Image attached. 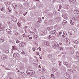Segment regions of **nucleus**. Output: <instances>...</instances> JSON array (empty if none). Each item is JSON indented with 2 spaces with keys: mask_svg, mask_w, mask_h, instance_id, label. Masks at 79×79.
Listing matches in <instances>:
<instances>
[{
  "mask_svg": "<svg viewBox=\"0 0 79 79\" xmlns=\"http://www.w3.org/2000/svg\"><path fill=\"white\" fill-rule=\"evenodd\" d=\"M26 45V44L25 43H21L19 44L20 47H25Z\"/></svg>",
  "mask_w": 79,
  "mask_h": 79,
  "instance_id": "f257e3e1",
  "label": "nucleus"
},
{
  "mask_svg": "<svg viewBox=\"0 0 79 79\" xmlns=\"http://www.w3.org/2000/svg\"><path fill=\"white\" fill-rule=\"evenodd\" d=\"M41 35H45L47 34V33L45 32V30H43L41 31Z\"/></svg>",
  "mask_w": 79,
  "mask_h": 79,
  "instance_id": "f03ea898",
  "label": "nucleus"
},
{
  "mask_svg": "<svg viewBox=\"0 0 79 79\" xmlns=\"http://www.w3.org/2000/svg\"><path fill=\"white\" fill-rule=\"evenodd\" d=\"M31 70H27L26 71V73L28 75H31Z\"/></svg>",
  "mask_w": 79,
  "mask_h": 79,
  "instance_id": "7ed1b4c3",
  "label": "nucleus"
},
{
  "mask_svg": "<svg viewBox=\"0 0 79 79\" xmlns=\"http://www.w3.org/2000/svg\"><path fill=\"white\" fill-rule=\"evenodd\" d=\"M18 53L16 52L13 55V56L14 57H18Z\"/></svg>",
  "mask_w": 79,
  "mask_h": 79,
  "instance_id": "20e7f679",
  "label": "nucleus"
},
{
  "mask_svg": "<svg viewBox=\"0 0 79 79\" xmlns=\"http://www.w3.org/2000/svg\"><path fill=\"white\" fill-rule=\"evenodd\" d=\"M54 45L56 47H57V48L59 47V44L57 43H55L54 44Z\"/></svg>",
  "mask_w": 79,
  "mask_h": 79,
  "instance_id": "39448f33",
  "label": "nucleus"
},
{
  "mask_svg": "<svg viewBox=\"0 0 79 79\" xmlns=\"http://www.w3.org/2000/svg\"><path fill=\"white\" fill-rule=\"evenodd\" d=\"M12 5L13 7L14 8V9H16V7H17V5H16V4H13Z\"/></svg>",
  "mask_w": 79,
  "mask_h": 79,
  "instance_id": "423d86ee",
  "label": "nucleus"
},
{
  "mask_svg": "<svg viewBox=\"0 0 79 79\" xmlns=\"http://www.w3.org/2000/svg\"><path fill=\"white\" fill-rule=\"evenodd\" d=\"M64 77H65L66 78H67V79H68V78H69V77L68 76H69V75H65V74H64Z\"/></svg>",
  "mask_w": 79,
  "mask_h": 79,
  "instance_id": "0eeeda50",
  "label": "nucleus"
},
{
  "mask_svg": "<svg viewBox=\"0 0 79 79\" xmlns=\"http://www.w3.org/2000/svg\"><path fill=\"white\" fill-rule=\"evenodd\" d=\"M76 1V0H69L70 2L71 3H74V2Z\"/></svg>",
  "mask_w": 79,
  "mask_h": 79,
  "instance_id": "6e6552de",
  "label": "nucleus"
},
{
  "mask_svg": "<svg viewBox=\"0 0 79 79\" xmlns=\"http://www.w3.org/2000/svg\"><path fill=\"white\" fill-rule=\"evenodd\" d=\"M34 73H35L34 71L31 70V74H30V76H32V74H34Z\"/></svg>",
  "mask_w": 79,
  "mask_h": 79,
  "instance_id": "1a4fd4ad",
  "label": "nucleus"
},
{
  "mask_svg": "<svg viewBox=\"0 0 79 79\" xmlns=\"http://www.w3.org/2000/svg\"><path fill=\"white\" fill-rule=\"evenodd\" d=\"M70 23L72 25H74V23L73 22L72 20H71L70 22Z\"/></svg>",
  "mask_w": 79,
  "mask_h": 79,
  "instance_id": "9d476101",
  "label": "nucleus"
},
{
  "mask_svg": "<svg viewBox=\"0 0 79 79\" xmlns=\"http://www.w3.org/2000/svg\"><path fill=\"white\" fill-rule=\"evenodd\" d=\"M5 58H6V56H2L1 57V58L2 60H5Z\"/></svg>",
  "mask_w": 79,
  "mask_h": 79,
  "instance_id": "9b49d317",
  "label": "nucleus"
},
{
  "mask_svg": "<svg viewBox=\"0 0 79 79\" xmlns=\"http://www.w3.org/2000/svg\"><path fill=\"white\" fill-rule=\"evenodd\" d=\"M48 39H52V36H51L50 35H49L48 36Z\"/></svg>",
  "mask_w": 79,
  "mask_h": 79,
  "instance_id": "f8f14e48",
  "label": "nucleus"
},
{
  "mask_svg": "<svg viewBox=\"0 0 79 79\" xmlns=\"http://www.w3.org/2000/svg\"><path fill=\"white\" fill-rule=\"evenodd\" d=\"M58 48L60 50H63V48L61 47H59V46Z\"/></svg>",
  "mask_w": 79,
  "mask_h": 79,
  "instance_id": "ddd939ff",
  "label": "nucleus"
},
{
  "mask_svg": "<svg viewBox=\"0 0 79 79\" xmlns=\"http://www.w3.org/2000/svg\"><path fill=\"white\" fill-rule=\"evenodd\" d=\"M67 40V41H66V42H67V44H69V40Z\"/></svg>",
  "mask_w": 79,
  "mask_h": 79,
  "instance_id": "4468645a",
  "label": "nucleus"
},
{
  "mask_svg": "<svg viewBox=\"0 0 79 79\" xmlns=\"http://www.w3.org/2000/svg\"><path fill=\"white\" fill-rule=\"evenodd\" d=\"M48 57L49 58H51V57H52V54H49L48 56Z\"/></svg>",
  "mask_w": 79,
  "mask_h": 79,
  "instance_id": "2eb2a0df",
  "label": "nucleus"
},
{
  "mask_svg": "<svg viewBox=\"0 0 79 79\" xmlns=\"http://www.w3.org/2000/svg\"><path fill=\"white\" fill-rule=\"evenodd\" d=\"M33 37H34L35 39H37V35H33Z\"/></svg>",
  "mask_w": 79,
  "mask_h": 79,
  "instance_id": "dca6fc26",
  "label": "nucleus"
},
{
  "mask_svg": "<svg viewBox=\"0 0 79 79\" xmlns=\"http://www.w3.org/2000/svg\"><path fill=\"white\" fill-rule=\"evenodd\" d=\"M11 30H10L9 31H8V34H11Z\"/></svg>",
  "mask_w": 79,
  "mask_h": 79,
  "instance_id": "f3484780",
  "label": "nucleus"
},
{
  "mask_svg": "<svg viewBox=\"0 0 79 79\" xmlns=\"http://www.w3.org/2000/svg\"><path fill=\"white\" fill-rule=\"evenodd\" d=\"M62 33L61 32H60L59 33H58V35H61Z\"/></svg>",
  "mask_w": 79,
  "mask_h": 79,
  "instance_id": "a211bd4d",
  "label": "nucleus"
},
{
  "mask_svg": "<svg viewBox=\"0 0 79 79\" xmlns=\"http://www.w3.org/2000/svg\"><path fill=\"white\" fill-rule=\"evenodd\" d=\"M49 28L50 31H51L52 29H53V27H52V26L50 27H49Z\"/></svg>",
  "mask_w": 79,
  "mask_h": 79,
  "instance_id": "6ab92c4d",
  "label": "nucleus"
},
{
  "mask_svg": "<svg viewBox=\"0 0 79 79\" xmlns=\"http://www.w3.org/2000/svg\"><path fill=\"white\" fill-rule=\"evenodd\" d=\"M56 47L55 45H53L52 46V48H54L55 49H56Z\"/></svg>",
  "mask_w": 79,
  "mask_h": 79,
  "instance_id": "aec40b11",
  "label": "nucleus"
},
{
  "mask_svg": "<svg viewBox=\"0 0 79 79\" xmlns=\"http://www.w3.org/2000/svg\"><path fill=\"white\" fill-rule=\"evenodd\" d=\"M10 30L9 29H6V31L7 33H8V31H10Z\"/></svg>",
  "mask_w": 79,
  "mask_h": 79,
  "instance_id": "412c9836",
  "label": "nucleus"
},
{
  "mask_svg": "<svg viewBox=\"0 0 79 79\" xmlns=\"http://www.w3.org/2000/svg\"><path fill=\"white\" fill-rule=\"evenodd\" d=\"M4 10H5V8H4V7H2V9H1V10L2 11H3Z\"/></svg>",
  "mask_w": 79,
  "mask_h": 79,
  "instance_id": "4be33fe9",
  "label": "nucleus"
},
{
  "mask_svg": "<svg viewBox=\"0 0 79 79\" xmlns=\"http://www.w3.org/2000/svg\"><path fill=\"white\" fill-rule=\"evenodd\" d=\"M77 10H74V14H75V15H76V13L77 12Z\"/></svg>",
  "mask_w": 79,
  "mask_h": 79,
  "instance_id": "5701e85b",
  "label": "nucleus"
},
{
  "mask_svg": "<svg viewBox=\"0 0 79 79\" xmlns=\"http://www.w3.org/2000/svg\"><path fill=\"white\" fill-rule=\"evenodd\" d=\"M40 79H45V77H40Z\"/></svg>",
  "mask_w": 79,
  "mask_h": 79,
  "instance_id": "b1692460",
  "label": "nucleus"
},
{
  "mask_svg": "<svg viewBox=\"0 0 79 79\" xmlns=\"http://www.w3.org/2000/svg\"><path fill=\"white\" fill-rule=\"evenodd\" d=\"M64 65H66V66H68V63H64Z\"/></svg>",
  "mask_w": 79,
  "mask_h": 79,
  "instance_id": "393cba45",
  "label": "nucleus"
},
{
  "mask_svg": "<svg viewBox=\"0 0 79 79\" xmlns=\"http://www.w3.org/2000/svg\"><path fill=\"white\" fill-rule=\"evenodd\" d=\"M69 71V72L70 73H73V70H72L71 69H70Z\"/></svg>",
  "mask_w": 79,
  "mask_h": 79,
  "instance_id": "a878e982",
  "label": "nucleus"
},
{
  "mask_svg": "<svg viewBox=\"0 0 79 79\" xmlns=\"http://www.w3.org/2000/svg\"><path fill=\"white\" fill-rule=\"evenodd\" d=\"M56 37L58 36V32H56Z\"/></svg>",
  "mask_w": 79,
  "mask_h": 79,
  "instance_id": "bb28decb",
  "label": "nucleus"
},
{
  "mask_svg": "<svg viewBox=\"0 0 79 79\" xmlns=\"http://www.w3.org/2000/svg\"><path fill=\"white\" fill-rule=\"evenodd\" d=\"M3 30V28H2V27H1L0 28V31H2Z\"/></svg>",
  "mask_w": 79,
  "mask_h": 79,
  "instance_id": "cd10ccee",
  "label": "nucleus"
},
{
  "mask_svg": "<svg viewBox=\"0 0 79 79\" xmlns=\"http://www.w3.org/2000/svg\"><path fill=\"white\" fill-rule=\"evenodd\" d=\"M63 33V34H64V35H66V32H64Z\"/></svg>",
  "mask_w": 79,
  "mask_h": 79,
  "instance_id": "c85d7f7f",
  "label": "nucleus"
},
{
  "mask_svg": "<svg viewBox=\"0 0 79 79\" xmlns=\"http://www.w3.org/2000/svg\"><path fill=\"white\" fill-rule=\"evenodd\" d=\"M76 14H79V11L77 10V12L76 13Z\"/></svg>",
  "mask_w": 79,
  "mask_h": 79,
  "instance_id": "c756f323",
  "label": "nucleus"
},
{
  "mask_svg": "<svg viewBox=\"0 0 79 79\" xmlns=\"http://www.w3.org/2000/svg\"><path fill=\"white\" fill-rule=\"evenodd\" d=\"M1 42H4V41H5V40L3 39H1Z\"/></svg>",
  "mask_w": 79,
  "mask_h": 79,
  "instance_id": "7c9ffc66",
  "label": "nucleus"
},
{
  "mask_svg": "<svg viewBox=\"0 0 79 79\" xmlns=\"http://www.w3.org/2000/svg\"><path fill=\"white\" fill-rule=\"evenodd\" d=\"M16 43H17V44H18L19 43V40H17L16 41Z\"/></svg>",
  "mask_w": 79,
  "mask_h": 79,
  "instance_id": "2f4dec72",
  "label": "nucleus"
},
{
  "mask_svg": "<svg viewBox=\"0 0 79 79\" xmlns=\"http://www.w3.org/2000/svg\"><path fill=\"white\" fill-rule=\"evenodd\" d=\"M47 29L48 31H50V28L49 27H47Z\"/></svg>",
  "mask_w": 79,
  "mask_h": 79,
  "instance_id": "473e14b6",
  "label": "nucleus"
},
{
  "mask_svg": "<svg viewBox=\"0 0 79 79\" xmlns=\"http://www.w3.org/2000/svg\"><path fill=\"white\" fill-rule=\"evenodd\" d=\"M19 33H15V35H18V34Z\"/></svg>",
  "mask_w": 79,
  "mask_h": 79,
  "instance_id": "72a5a7b5",
  "label": "nucleus"
},
{
  "mask_svg": "<svg viewBox=\"0 0 79 79\" xmlns=\"http://www.w3.org/2000/svg\"><path fill=\"white\" fill-rule=\"evenodd\" d=\"M62 53H63V54H64V55H66V52H63Z\"/></svg>",
  "mask_w": 79,
  "mask_h": 79,
  "instance_id": "f704fd0d",
  "label": "nucleus"
},
{
  "mask_svg": "<svg viewBox=\"0 0 79 79\" xmlns=\"http://www.w3.org/2000/svg\"><path fill=\"white\" fill-rule=\"evenodd\" d=\"M62 7V6L60 5L59 6V9H61V7Z\"/></svg>",
  "mask_w": 79,
  "mask_h": 79,
  "instance_id": "c9c22d12",
  "label": "nucleus"
},
{
  "mask_svg": "<svg viewBox=\"0 0 79 79\" xmlns=\"http://www.w3.org/2000/svg\"><path fill=\"white\" fill-rule=\"evenodd\" d=\"M22 54H23V55H24V54H25V53L24 52H22Z\"/></svg>",
  "mask_w": 79,
  "mask_h": 79,
  "instance_id": "e433bc0d",
  "label": "nucleus"
},
{
  "mask_svg": "<svg viewBox=\"0 0 79 79\" xmlns=\"http://www.w3.org/2000/svg\"><path fill=\"white\" fill-rule=\"evenodd\" d=\"M62 16L64 19H66V17L64 15H63Z\"/></svg>",
  "mask_w": 79,
  "mask_h": 79,
  "instance_id": "4c0bfd02",
  "label": "nucleus"
},
{
  "mask_svg": "<svg viewBox=\"0 0 79 79\" xmlns=\"http://www.w3.org/2000/svg\"><path fill=\"white\" fill-rule=\"evenodd\" d=\"M70 36H71V35H73L72 37H74V35L73 34H71V35H70Z\"/></svg>",
  "mask_w": 79,
  "mask_h": 79,
  "instance_id": "58836bf2",
  "label": "nucleus"
},
{
  "mask_svg": "<svg viewBox=\"0 0 79 79\" xmlns=\"http://www.w3.org/2000/svg\"><path fill=\"white\" fill-rule=\"evenodd\" d=\"M23 36L24 37L26 36V34H23Z\"/></svg>",
  "mask_w": 79,
  "mask_h": 79,
  "instance_id": "ea45409f",
  "label": "nucleus"
},
{
  "mask_svg": "<svg viewBox=\"0 0 79 79\" xmlns=\"http://www.w3.org/2000/svg\"><path fill=\"white\" fill-rule=\"evenodd\" d=\"M6 52H7V53H9V51L7 50L6 51Z\"/></svg>",
  "mask_w": 79,
  "mask_h": 79,
  "instance_id": "a19ab883",
  "label": "nucleus"
},
{
  "mask_svg": "<svg viewBox=\"0 0 79 79\" xmlns=\"http://www.w3.org/2000/svg\"><path fill=\"white\" fill-rule=\"evenodd\" d=\"M79 54V53H78V52H77L76 53V54L77 55H77H78Z\"/></svg>",
  "mask_w": 79,
  "mask_h": 79,
  "instance_id": "79ce46f5",
  "label": "nucleus"
},
{
  "mask_svg": "<svg viewBox=\"0 0 79 79\" xmlns=\"http://www.w3.org/2000/svg\"><path fill=\"white\" fill-rule=\"evenodd\" d=\"M79 54V53H78V52H77L76 53V54L77 55H77H78Z\"/></svg>",
  "mask_w": 79,
  "mask_h": 79,
  "instance_id": "37998d69",
  "label": "nucleus"
},
{
  "mask_svg": "<svg viewBox=\"0 0 79 79\" xmlns=\"http://www.w3.org/2000/svg\"><path fill=\"white\" fill-rule=\"evenodd\" d=\"M51 37L52 38V39H54V38H55V36H51Z\"/></svg>",
  "mask_w": 79,
  "mask_h": 79,
  "instance_id": "c03bdc74",
  "label": "nucleus"
},
{
  "mask_svg": "<svg viewBox=\"0 0 79 79\" xmlns=\"http://www.w3.org/2000/svg\"><path fill=\"white\" fill-rule=\"evenodd\" d=\"M76 19H79V18L78 17V16L76 17Z\"/></svg>",
  "mask_w": 79,
  "mask_h": 79,
  "instance_id": "a18cd8bd",
  "label": "nucleus"
},
{
  "mask_svg": "<svg viewBox=\"0 0 79 79\" xmlns=\"http://www.w3.org/2000/svg\"><path fill=\"white\" fill-rule=\"evenodd\" d=\"M50 33H51V34H54V31H52V32H51Z\"/></svg>",
  "mask_w": 79,
  "mask_h": 79,
  "instance_id": "49530a36",
  "label": "nucleus"
},
{
  "mask_svg": "<svg viewBox=\"0 0 79 79\" xmlns=\"http://www.w3.org/2000/svg\"><path fill=\"white\" fill-rule=\"evenodd\" d=\"M39 49L40 51H41V48H40V47H39Z\"/></svg>",
  "mask_w": 79,
  "mask_h": 79,
  "instance_id": "de8ad7c7",
  "label": "nucleus"
},
{
  "mask_svg": "<svg viewBox=\"0 0 79 79\" xmlns=\"http://www.w3.org/2000/svg\"><path fill=\"white\" fill-rule=\"evenodd\" d=\"M73 48L72 47H71L70 48V49H71V50H73Z\"/></svg>",
  "mask_w": 79,
  "mask_h": 79,
  "instance_id": "09e8293b",
  "label": "nucleus"
},
{
  "mask_svg": "<svg viewBox=\"0 0 79 79\" xmlns=\"http://www.w3.org/2000/svg\"><path fill=\"white\" fill-rule=\"evenodd\" d=\"M63 22L64 23H67V21H64Z\"/></svg>",
  "mask_w": 79,
  "mask_h": 79,
  "instance_id": "8fccbe9b",
  "label": "nucleus"
},
{
  "mask_svg": "<svg viewBox=\"0 0 79 79\" xmlns=\"http://www.w3.org/2000/svg\"><path fill=\"white\" fill-rule=\"evenodd\" d=\"M32 49H33V51H35V48H32Z\"/></svg>",
  "mask_w": 79,
  "mask_h": 79,
  "instance_id": "3c124183",
  "label": "nucleus"
},
{
  "mask_svg": "<svg viewBox=\"0 0 79 79\" xmlns=\"http://www.w3.org/2000/svg\"><path fill=\"white\" fill-rule=\"evenodd\" d=\"M77 42V41L76 40H75V44H77V43H76Z\"/></svg>",
  "mask_w": 79,
  "mask_h": 79,
  "instance_id": "603ef678",
  "label": "nucleus"
},
{
  "mask_svg": "<svg viewBox=\"0 0 79 79\" xmlns=\"http://www.w3.org/2000/svg\"><path fill=\"white\" fill-rule=\"evenodd\" d=\"M41 68V66L40 65H39V68Z\"/></svg>",
  "mask_w": 79,
  "mask_h": 79,
  "instance_id": "864d4df0",
  "label": "nucleus"
},
{
  "mask_svg": "<svg viewBox=\"0 0 79 79\" xmlns=\"http://www.w3.org/2000/svg\"><path fill=\"white\" fill-rule=\"evenodd\" d=\"M5 56H6L5 59H6L7 58V56L5 55Z\"/></svg>",
  "mask_w": 79,
  "mask_h": 79,
  "instance_id": "5fc2aeb1",
  "label": "nucleus"
},
{
  "mask_svg": "<svg viewBox=\"0 0 79 79\" xmlns=\"http://www.w3.org/2000/svg\"><path fill=\"white\" fill-rule=\"evenodd\" d=\"M32 37H29V39H32Z\"/></svg>",
  "mask_w": 79,
  "mask_h": 79,
  "instance_id": "6e6d98bb",
  "label": "nucleus"
},
{
  "mask_svg": "<svg viewBox=\"0 0 79 79\" xmlns=\"http://www.w3.org/2000/svg\"><path fill=\"white\" fill-rule=\"evenodd\" d=\"M54 75L53 74H51V77H53V76Z\"/></svg>",
  "mask_w": 79,
  "mask_h": 79,
  "instance_id": "4d7b16f0",
  "label": "nucleus"
},
{
  "mask_svg": "<svg viewBox=\"0 0 79 79\" xmlns=\"http://www.w3.org/2000/svg\"><path fill=\"white\" fill-rule=\"evenodd\" d=\"M44 18H44V17H42V19H44Z\"/></svg>",
  "mask_w": 79,
  "mask_h": 79,
  "instance_id": "13d9d810",
  "label": "nucleus"
},
{
  "mask_svg": "<svg viewBox=\"0 0 79 79\" xmlns=\"http://www.w3.org/2000/svg\"><path fill=\"white\" fill-rule=\"evenodd\" d=\"M59 44L60 45H62V43H59Z\"/></svg>",
  "mask_w": 79,
  "mask_h": 79,
  "instance_id": "bf43d9fd",
  "label": "nucleus"
},
{
  "mask_svg": "<svg viewBox=\"0 0 79 79\" xmlns=\"http://www.w3.org/2000/svg\"><path fill=\"white\" fill-rule=\"evenodd\" d=\"M22 74H24V72H21Z\"/></svg>",
  "mask_w": 79,
  "mask_h": 79,
  "instance_id": "052dcab7",
  "label": "nucleus"
},
{
  "mask_svg": "<svg viewBox=\"0 0 79 79\" xmlns=\"http://www.w3.org/2000/svg\"><path fill=\"white\" fill-rule=\"evenodd\" d=\"M72 19H73V20H74L75 19L74 18H72Z\"/></svg>",
  "mask_w": 79,
  "mask_h": 79,
  "instance_id": "680f3d73",
  "label": "nucleus"
},
{
  "mask_svg": "<svg viewBox=\"0 0 79 79\" xmlns=\"http://www.w3.org/2000/svg\"><path fill=\"white\" fill-rule=\"evenodd\" d=\"M7 9H8V10H10V8L9 7H8Z\"/></svg>",
  "mask_w": 79,
  "mask_h": 79,
  "instance_id": "e2e57ef3",
  "label": "nucleus"
},
{
  "mask_svg": "<svg viewBox=\"0 0 79 79\" xmlns=\"http://www.w3.org/2000/svg\"><path fill=\"white\" fill-rule=\"evenodd\" d=\"M9 11L10 12H11V10H10V9H9Z\"/></svg>",
  "mask_w": 79,
  "mask_h": 79,
  "instance_id": "0e129e2a",
  "label": "nucleus"
},
{
  "mask_svg": "<svg viewBox=\"0 0 79 79\" xmlns=\"http://www.w3.org/2000/svg\"><path fill=\"white\" fill-rule=\"evenodd\" d=\"M73 41L74 43H75V40H73Z\"/></svg>",
  "mask_w": 79,
  "mask_h": 79,
  "instance_id": "69168bd1",
  "label": "nucleus"
},
{
  "mask_svg": "<svg viewBox=\"0 0 79 79\" xmlns=\"http://www.w3.org/2000/svg\"><path fill=\"white\" fill-rule=\"evenodd\" d=\"M37 55H39V53L37 52Z\"/></svg>",
  "mask_w": 79,
  "mask_h": 79,
  "instance_id": "338daca9",
  "label": "nucleus"
},
{
  "mask_svg": "<svg viewBox=\"0 0 79 79\" xmlns=\"http://www.w3.org/2000/svg\"><path fill=\"white\" fill-rule=\"evenodd\" d=\"M77 56L79 57V53L78 54V55H77Z\"/></svg>",
  "mask_w": 79,
  "mask_h": 79,
  "instance_id": "774afa93",
  "label": "nucleus"
}]
</instances>
